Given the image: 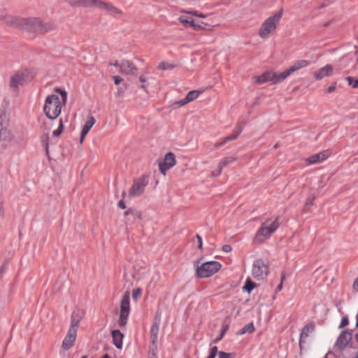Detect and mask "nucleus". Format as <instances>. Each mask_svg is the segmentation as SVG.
<instances>
[{"label": "nucleus", "mask_w": 358, "mask_h": 358, "mask_svg": "<svg viewBox=\"0 0 358 358\" xmlns=\"http://www.w3.org/2000/svg\"><path fill=\"white\" fill-rule=\"evenodd\" d=\"M206 25V24L205 23H203V22L199 23V22H197L196 21L194 20V25H191V26L194 27V28L203 29Z\"/></svg>", "instance_id": "obj_42"}, {"label": "nucleus", "mask_w": 358, "mask_h": 358, "mask_svg": "<svg viewBox=\"0 0 358 358\" xmlns=\"http://www.w3.org/2000/svg\"><path fill=\"white\" fill-rule=\"evenodd\" d=\"M85 6H94L111 15H122V11L113 5L101 0H84Z\"/></svg>", "instance_id": "obj_9"}, {"label": "nucleus", "mask_w": 358, "mask_h": 358, "mask_svg": "<svg viewBox=\"0 0 358 358\" xmlns=\"http://www.w3.org/2000/svg\"><path fill=\"white\" fill-rule=\"evenodd\" d=\"M125 196V192H122V196L124 197Z\"/></svg>", "instance_id": "obj_61"}, {"label": "nucleus", "mask_w": 358, "mask_h": 358, "mask_svg": "<svg viewBox=\"0 0 358 358\" xmlns=\"http://www.w3.org/2000/svg\"><path fill=\"white\" fill-rule=\"evenodd\" d=\"M130 310V293L129 291H127L124 293L120 301V317L118 320L120 327H123L127 324Z\"/></svg>", "instance_id": "obj_7"}, {"label": "nucleus", "mask_w": 358, "mask_h": 358, "mask_svg": "<svg viewBox=\"0 0 358 358\" xmlns=\"http://www.w3.org/2000/svg\"><path fill=\"white\" fill-rule=\"evenodd\" d=\"M310 64V62L305 59H301L295 62L289 69H287L289 75L294 72L299 71L303 68L307 67Z\"/></svg>", "instance_id": "obj_23"}, {"label": "nucleus", "mask_w": 358, "mask_h": 358, "mask_svg": "<svg viewBox=\"0 0 358 358\" xmlns=\"http://www.w3.org/2000/svg\"><path fill=\"white\" fill-rule=\"evenodd\" d=\"M325 358H327V357H325Z\"/></svg>", "instance_id": "obj_64"}, {"label": "nucleus", "mask_w": 358, "mask_h": 358, "mask_svg": "<svg viewBox=\"0 0 358 358\" xmlns=\"http://www.w3.org/2000/svg\"><path fill=\"white\" fill-rule=\"evenodd\" d=\"M137 68L135 64L128 60H122L120 64V72L127 75H134L136 73Z\"/></svg>", "instance_id": "obj_18"}, {"label": "nucleus", "mask_w": 358, "mask_h": 358, "mask_svg": "<svg viewBox=\"0 0 358 358\" xmlns=\"http://www.w3.org/2000/svg\"><path fill=\"white\" fill-rule=\"evenodd\" d=\"M174 68L173 64L162 62L158 64V69L160 70H169Z\"/></svg>", "instance_id": "obj_33"}, {"label": "nucleus", "mask_w": 358, "mask_h": 358, "mask_svg": "<svg viewBox=\"0 0 358 358\" xmlns=\"http://www.w3.org/2000/svg\"><path fill=\"white\" fill-rule=\"evenodd\" d=\"M148 184V179L147 177L142 176L138 180H135L129 190V196L137 197L141 196L145 190V187Z\"/></svg>", "instance_id": "obj_11"}, {"label": "nucleus", "mask_w": 358, "mask_h": 358, "mask_svg": "<svg viewBox=\"0 0 358 358\" xmlns=\"http://www.w3.org/2000/svg\"><path fill=\"white\" fill-rule=\"evenodd\" d=\"M352 334L348 331H343L338 336L335 347L338 350H343L350 343Z\"/></svg>", "instance_id": "obj_17"}, {"label": "nucleus", "mask_w": 358, "mask_h": 358, "mask_svg": "<svg viewBox=\"0 0 358 358\" xmlns=\"http://www.w3.org/2000/svg\"><path fill=\"white\" fill-rule=\"evenodd\" d=\"M139 80L142 83H144L146 82L147 80V78L144 75H141L140 77H139Z\"/></svg>", "instance_id": "obj_52"}, {"label": "nucleus", "mask_w": 358, "mask_h": 358, "mask_svg": "<svg viewBox=\"0 0 358 358\" xmlns=\"http://www.w3.org/2000/svg\"><path fill=\"white\" fill-rule=\"evenodd\" d=\"M255 327L253 323H249L245 325L238 332V334L243 335L246 333H252L255 331Z\"/></svg>", "instance_id": "obj_29"}, {"label": "nucleus", "mask_w": 358, "mask_h": 358, "mask_svg": "<svg viewBox=\"0 0 358 358\" xmlns=\"http://www.w3.org/2000/svg\"><path fill=\"white\" fill-rule=\"evenodd\" d=\"M196 238L198 241V248L201 250L202 249V246H203V243H202V238H201V236H199V234H196Z\"/></svg>", "instance_id": "obj_43"}, {"label": "nucleus", "mask_w": 358, "mask_h": 358, "mask_svg": "<svg viewBox=\"0 0 358 358\" xmlns=\"http://www.w3.org/2000/svg\"><path fill=\"white\" fill-rule=\"evenodd\" d=\"M355 340L358 343V334L355 336Z\"/></svg>", "instance_id": "obj_60"}, {"label": "nucleus", "mask_w": 358, "mask_h": 358, "mask_svg": "<svg viewBox=\"0 0 358 358\" xmlns=\"http://www.w3.org/2000/svg\"><path fill=\"white\" fill-rule=\"evenodd\" d=\"M352 287L355 291L358 292V278L354 281Z\"/></svg>", "instance_id": "obj_47"}, {"label": "nucleus", "mask_w": 358, "mask_h": 358, "mask_svg": "<svg viewBox=\"0 0 358 358\" xmlns=\"http://www.w3.org/2000/svg\"><path fill=\"white\" fill-rule=\"evenodd\" d=\"M215 355L210 354L207 358H215Z\"/></svg>", "instance_id": "obj_56"}, {"label": "nucleus", "mask_w": 358, "mask_h": 358, "mask_svg": "<svg viewBox=\"0 0 358 358\" xmlns=\"http://www.w3.org/2000/svg\"><path fill=\"white\" fill-rule=\"evenodd\" d=\"M222 268V264L217 261H210L197 266L196 274L198 278H209L219 271Z\"/></svg>", "instance_id": "obj_6"}, {"label": "nucleus", "mask_w": 358, "mask_h": 358, "mask_svg": "<svg viewBox=\"0 0 358 358\" xmlns=\"http://www.w3.org/2000/svg\"><path fill=\"white\" fill-rule=\"evenodd\" d=\"M3 275V271L0 270V279L1 278Z\"/></svg>", "instance_id": "obj_59"}, {"label": "nucleus", "mask_w": 358, "mask_h": 358, "mask_svg": "<svg viewBox=\"0 0 358 358\" xmlns=\"http://www.w3.org/2000/svg\"><path fill=\"white\" fill-rule=\"evenodd\" d=\"M348 324H349V320H348V316H344L342 317L341 324L339 325V328L340 329L344 328L345 327L348 326Z\"/></svg>", "instance_id": "obj_40"}, {"label": "nucleus", "mask_w": 358, "mask_h": 358, "mask_svg": "<svg viewBox=\"0 0 358 358\" xmlns=\"http://www.w3.org/2000/svg\"><path fill=\"white\" fill-rule=\"evenodd\" d=\"M63 128H64L63 122H62V120H60L58 128L52 132L53 136H59L62 134V132L63 131Z\"/></svg>", "instance_id": "obj_36"}, {"label": "nucleus", "mask_w": 358, "mask_h": 358, "mask_svg": "<svg viewBox=\"0 0 358 358\" xmlns=\"http://www.w3.org/2000/svg\"><path fill=\"white\" fill-rule=\"evenodd\" d=\"M228 328H229L228 325L222 326V328L221 329V333H220L221 336H224L225 333L228 330Z\"/></svg>", "instance_id": "obj_46"}, {"label": "nucleus", "mask_w": 358, "mask_h": 358, "mask_svg": "<svg viewBox=\"0 0 358 358\" xmlns=\"http://www.w3.org/2000/svg\"><path fill=\"white\" fill-rule=\"evenodd\" d=\"M347 81L350 85H352L353 88L358 87V79L354 80L352 77H348Z\"/></svg>", "instance_id": "obj_38"}, {"label": "nucleus", "mask_w": 358, "mask_h": 358, "mask_svg": "<svg viewBox=\"0 0 358 358\" xmlns=\"http://www.w3.org/2000/svg\"><path fill=\"white\" fill-rule=\"evenodd\" d=\"M222 171V169L219 165H217V169L211 172V176L213 177H217L221 174Z\"/></svg>", "instance_id": "obj_41"}, {"label": "nucleus", "mask_w": 358, "mask_h": 358, "mask_svg": "<svg viewBox=\"0 0 358 358\" xmlns=\"http://www.w3.org/2000/svg\"><path fill=\"white\" fill-rule=\"evenodd\" d=\"M26 31L36 34H45L55 29L53 22L43 21L36 17L24 18L22 29Z\"/></svg>", "instance_id": "obj_2"}, {"label": "nucleus", "mask_w": 358, "mask_h": 358, "mask_svg": "<svg viewBox=\"0 0 358 358\" xmlns=\"http://www.w3.org/2000/svg\"><path fill=\"white\" fill-rule=\"evenodd\" d=\"M159 327L157 324L152 326L150 329V340L152 345L156 348L158 340Z\"/></svg>", "instance_id": "obj_26"}, {"label": "nucleus", "mask_w": 358, "mask_h": 358, "mask_svg": "<svg viewBox=\"0 0 358 358\" xmlns=\"http://www.w3.org/2000/svg\"><path fill=\"white\" fill-rule=\"evenodd\" d=\"M120 62H115L114 63H111L110 64L115 66V67H117L120 69Z\"/></svg>", "instance_id": "obj_54"}, {"label": "nucleus", "mask_w": 358, "mask_h": 358, "mask_svg": "<svg viewBox=\"0 0 358 358\" xmlns=\"http://www.w3.org/2000/svg\"><path fill=\"white\" fill-rule=\"evenodd\" d=\"M243 127L244 125L243 123H238L235 129V131L229 136L224 137L221 141L216 142L214 144V148H218L220 146L224 145L228 141L236 139L238 136L240 135V134L242 132Z\"/></svg>", "instance_id": "obj_16"}, {"label": "nucleus", "mask_w": 358, "mask_h": 358, "mask_svg": "<svg viewBox=\"0 0 358 358\" xmlns=\"http://www.w3.org/2000/svg\"><path fill=\"white\" fill-rule=\"evenodd\" d=\"M188 102L186 100V99H183L182 100H180V101H176L173 105L175 106L176 108H179V107H182L186 104H187Z\"/></svg>", "instance_id": "obj_39"}, {"label": "nucleus", "mask_w": 358, "mask_h": 358, "mask_svg": "<svg viewBox=\"0 0 358 358\" xmlns=\"http://www.w3.org/2000/svg\"><path fill=\"white\" fill-rule=\"evenodd\" d=\"M113 79L114 80L115 84L117 85H119L122 81V79L119 76H113Z\"/></svg>", "instance_id": "obj_44"}, {"label": "nucleus", "mask_w": 358, "mask_h": 358, "mask_svg": "<svg viewBox=\"0 0 358 358\" xmlns=\"http://www.w3.org/2000/svg\"><path fill=\"white\" fill-rule=\"evenodd\" d=\"M176 164L175 155L172 152H168L166 154L163 162L159 164V171L163 175H166V171L173 167Z\"/></svg>", "instance_id": "obj_15"}, {"label": "nucleus", "mask_w": 358, "mask_h": 358, "mask_svg": "<svg viewBox=\"0 0 358 358\" xmlns=\"http://www.w3.org/2000/svg\"><path fill=\"white\" fill-rule=\"evenodd\" d=\"M222 250L224 252H229L231 251L232 248L229 245H224L222 246Z\"/></svg>", "instance_id": "obj_45"}, {"label": "nucleus", "mask_w": 358, "mask_h": 358, "mask_svg": "<svg viewBox=\"0 0 358 358\" xmlns=\"http://www.w3.org/2000/svg\"><path fill=\"white\" fill-rule=\"evenodd\" d=\"M118 206L120 208H122V209H125L126 208V205H125V203L124 202L123 200H121V201H119Z\"/></svg>", "instance_id": "obj_50"}, {"label": "nucleus", "mask_w": 358, "mask_h": 358, "mask_svg": "<svg viewBox=\"0 0 358 358\" xmlns=\"http://www.w3.org/2000/svg\"><path fill=\"white\" fill-rule=\"evenodd\" d=\"M183 13H188V14H191L192 15H194V16H196V17H201V18H205L206 17V15L201 13H199V11L197 10H192V11H186V10H183L182 11Z\"/></svg>", "instance_id": "obj_37"}, {"label": "nucleus", "mask_w": 358, "mask_h": 358, "mask_svg": "<svg viewBox=\"0 0 358 358\" xmlns=\"http://www.w3.org/2000/svg\"><path fill=\"white\" fill-rule=\"evenodd\" d=\"M334 68L330 64H327L320 68L314 73V77L317 80H320L325 77H329L333 74Z\"/></svg>", "instance_id": "obj_19"}, {"label": "nucleus", "mask_w": 358, "mask_h": 358, "mask_svg": "<svg viewBox=\"0 0 358 358\" xmlns=\"http://www.w3.org/2000/svg\"><path fill=\"white\" fill-rule=\"evenodd\" d=\"M210 354L213 355L215 356H216L217 354L218 355L217 348L216 346L213 347L210 350Z\"/></svg>", "instance_id": "obj_48"}, {"label": "nucleus", "mask_w": 358, "mask_h": 358, "mask_svg": "<svg viewBox=\"0 0 358 358\" xmlns=\"http://www.w3.org/2000/svg\"><path fill=\"white\" fill-rule=\"evenodd\" d=\"M45 149H46V152L48 153V143H46Z\"/></svg>", "instance_id": "obj_57"}, {"label": "nucleus", "mask_w": 358, "mask_h": 358, "mask_svg": "<svg viewBox=\"0 0 358 358\" xmlns=\"http://www.w3.org/2000/svg\"><path fill=\"white\" fill-rule=\"evenodd\" d=\"M335 85H331L327 89V93H331L335 90Z\"/></svg>", "instance_id": "obj_49"}, {"label": "nucleus", "mask_w": 358, "mask_h": 358, "mask_svg": "<svg viewBox=\"0 0 358 358\" xmlns=\"http://www.w3.org/2000/svg\"><path fill=\"white\" fill-rule=\"evenodd\" d=\"M95 122H96L95 118L93 116H92V115L88 116L87 120L85 123V124L83 127L82 131H81L80 138V143H82L84 141V139H85L86 135L88 134L90 130L91 129V128L94 126V124H95Z\"/></svg>", "instance_id": "obj_20"}, {"label": "nucleus", "mask_w": 358, "mask_h": 358, "mask_svg": "<svg viewBox=\"0 0 358 358\" xmlns=\"http://www.w3.org/2000/svg\"><path fill=\"white\" fill-rule=\"evenodd\" d=\"M284 279H285V276H282L281 282H280V283L278 285V286L277 287V289L278 291H280L282 289V282H283Z\"/></svg>", "instance_id": "obj_51"}, {"label": "nucleus", "mask_w": 358, "mask_h": 358, "mask_svg": "<svg viewBox=\"0 0 358 358\" xmlns=\"http://www.w3.org/2000/svg\"><path fill=\"white\" fill-rule=\"evenodd\" d=\"M279 217H272L262 222L260 228L256 232L254 242L260 243L268 239L279 227Z\"/></svg>", "instance_id": "obj_4"}, {"label": "nucleus", "mask_w": 358, "mask_h": 358, "mask_svg": "<svg viewBox=\"0 0 358 358\" xmlns=\"http://www.w3.org/2000/svg\"><path fill=\"white\" fill-rule=\"evenodd\" d=\"M282 11L280 10L266 18L261 24L258 35L262 39L268 38L277 29L282 18Z\"/></svg>", "instance_id": "obj_5"}, {"label": "nucleus", "mask_w": 358, "mask_h": 358, "mask_svg": "<svg viewBox=\"0 0 358 358\" xmlns=\"http://www.w3.org/2000/svg\"><path fill=\"white\" fill-rule=\"evenodd\" d=\"M82 358H87V357L86 356H83Z\"/></svg>", "instance_id": "obj_63"}, {"label": "nucleus", "mask_w": 358, "mask_h": 358, "mask_svg": "<svg viewBox=\"0 0 358 358\" xmlns=\"http://www.w3.org/2000/svg\"><path fill=\"white\" fill-rule=\"evenodd\" d=\"M54 91L59 94L61 98L56 94L48 95L43 106V112L50 120H55L60 115L62 106L67 102V92L65 90L57 87Z\"/></svg>", "instance_id": "obj_1"}, {"label": "nucleus", "mask_w": 358, "mask_h": 358, "mask_svg": "<svg viewBox=\"0 0 358 358\" xmlns=\"http://www.w3.org/2000/svg\"><path fill=\"white\" fill-rule=\"evenodd\" d=\"M15 141V136L9 127V116L6 113L0 114V150L10 148Z\"/></svg>", "instance_id": "obj_3"}, {"label": "nucleus", "mask_w": 358, "mask_h": 358, "mask_svg": "<svg viewBox=\"0 0 358 358\" xmlns=\"http://www.w3.org/2000/svg\"><path fill=\"white\" fill-rule=\"evenodd\" d=\"M77 336V330L74 326L69 327L67 334L63 340L62 347L63 350H68L73 347Z\"/></svg>", "instance_id": "obj_14"}, {"label": "nucleus", "mask_w": 358, "mask_h": 358, "mask_svg": "<svg viewBox=\"0 0 358 358\" xmlns=\"http://www.w3.org/2000/svg\"><path fill=\"white\" fill-rule=\"evenodd\" d=\"M142 295V289L138 287L136 289H133L132 291V298L134 301H137Z\"/></svg>", "instance_id": "obj_34"}, {"label": "nucleus", "mask_w": 358, "mask_h": 358, "mask_svg": "<svg viewBox=\"0 0 358 358\" xmlns=\"http://www.w3.org/2000/svg\"><path fill=\"white\" fill-rule=\"evenodd\" d=\"M253 81L256 84H263L267 82H271V77H270V71H267L264 72L262 74L259 76H256L253 77Z\"/></svg>", "instance_id": "obj_25"}, {"label": "nucleus", "mask_w": 358, "mask_h": 358, "mask_svg": "<svg viewBox=\"0 0 358 358\" xmlns=\"http://www.w3.org/2000/svg\"><path fill=\"white\" fill-rule=\"evenodd\" d=\"M255 286L256 285L255 282L250 280H247L243 287V289L250 293L255 287Z\"/></svg>", "instance_id": "obj_31"}, {"label": "nucleus", "mask_w": 358, "mask_h": 358, "mask_svg": "<svg viewBox=\"0 0 358 358\" xmlns=\"http://www.w3.org/2000/svg\"><path fill=\"white\" fill-rule=\"evenodd\" d=\"M203 90L189 91L185 97L188 103L196 100L203 93Z\"/></svg>", "instance_id": "obj_28"}, {"label": "nucleus", "mask_w": 358, "mask_h": 358, "mask_svg": "<svg viewBox=\"0 0 358 358\" xmlns=\"http://www.w3.org/2000/svg\"><path fill=\"white\" fill-rule=\"evenodd\" d=\"M222 338H223V336H221V335H220L218 338H215V339L213 341V343H218V342H219V341H220Z\"/></svg>", "instance_id": "obj_53"}, {"label": "nucleus", "mask_w": 358, "mask_h": 358, "mask_svg": "<svg viewBox=\"0 0 358 358\" xmlns=\"http://www.w3.org/2000/svg\"><path fill=\"white\" fill-rule=\"evenodd\" d=\"M129 212H130V210H126V211L124 212V215H129Z\"/></svg>", "instance_id": "obj_58"}, {"label": "nucleus", "mask_w": 358, "mask_h": 358, "mask_svg": "<svg viewBox=\"0 0 358 358\" xmlns=\"http://www.w3.org/2000/svg\"><path fill=\"white\" fill-rule=\"evenodd\" d=\"M30 80L29 75L27 72L20 71L11 76L10 80V88L17 92L18 87L24 85Z\"/></svg>", "instance_id": "obj_12"}, {"label": "nucleus", "mask_w": 358, "mask_h": 358, "mask_svg": "<svg viewBox=\"0 0 358 358\" xmlns=\"http://www.w3.org/2000/svg\"><path fill=\"white\" fill-rule=\"evenodd\" d=\"M289 76L287 69L282 72L270 71L271 82L277 84L282 82Z\"/></svg>", "instance_id": "obj_21"}, {"label": "nucleus", "mask_w": 358, "mask_h": 358, "mask_svg": "<svg viewBox=\"0 0 358 358\" xmlns=\"http://www.w3.org/2000/svg\"><path fill=\"white\" fill-rule=\"evenodd\" d=\"M268 273V266L262 259L254 262L252 268V275L257 280H264Z\"/></svg>", "instance_id": "obj_10"}, {"label": "nucleus", "mask_w": 358, "mask_h": 358, "mask_svg": "<svg viewBox=\"0 0 358 358\" xmlns=\"http://www.w3.org/2000/svg\"><path fill=\"white\" fill-rule=\"evenodd\" d=\"M331 155L329 150H323L319 153L315 154L305 159V162L308 165L320 164L327 159Z\"/></svg>", "instance_id": "obj_13"}, {"label": "nucleus", "mask_w": 358, "mask_h": 358, "mask_svg": "<svg viewBox=\"0 0 358 358\" xmlns=\"http://www.w3.org/2000/svg\"><path fill=\"white\" fill-rule=\"evenodd\" d=\"M219 358H235V354L231 352H219Z\"/></svg>", "instance_id": "obj_35"}, {"label": "nucleus", "mask_w": 358, "mask_h": 358, "mask_svg": "<svg viewBox=\"0 0 358 358\" xmlns=\"http://www.w3.org/2000/svg\"><path fill=\"white\" fill-rule=\"evenodd\" d=\"M314 329L315 325L313 323L308 324L303 328L300 335L299 341V346L301 348H302V344L306 342V340L309 336V335L313 332Z\"/></svg>", "instance_id": "obj_22"}, {"label": "nucleus", "mask_w": 358, "mask_h": 358, "mask_svg": "<svg viewBox=\"0 0 358 358\" xmlns=\"http://www.w3.org/2000/svg\"><path fill=\"white\" fill-rule=\"evenodd\" d=\"M355 358H358V352H357V355L355 356Z\"/></svg>", "instance_id": "obj_62"}, {"label": "nucleus", "mask_w": 358, "mask_h": 358, "mask_svg": "<svg viewBox=\"0 0 358 358\" xmlns=\"http://www.w3.org/2000/svg\"><path fill=\"white\" fill-rule=\"evenodd\" d=\"M143 90H146V86L145 85H142L141 87Z\"/></svg>", "instance_id": "obj_55"}, {"label": "nucleus", "mask_w": 358, "mask_h": 358, "mask_svg": "<svg viewBox=\"0 0 358 358\" xmlns=\"http://www.w3.org/2000/svg\"><path fill=\"white\" fill-rule=\"evenodd\" d=\"M111 334H112L114 345L117 349H122V340L124 338L123 334H122L120 330H113V331H112Z\"/></svg>", "instance_id": "obj_24"}, {"label": "nucleus", "mask_w": 358, "mask_h": 358, "mask_svg": "<svg viewBox=\"0 0 358 358\" xmlns=\"http://www.w3.org/2000/svg\"><path fill=\"white\" fill-rule=\"evenodd\" d=\"M178 20L182 24H189L190 25H194V20H193L192 17L180 16Z\"/></svg>", "instance_id": "obj_32"}, {"label": "nucleus", "mask_w": 358, "mask_h": 358, "mask_svg": "<svg viewBox=\"0 0 358 358\" xmlns=\"http://www.w3.org/2000/svg\"><path fill=\"white\" fill-rule=\"evenodd\" d=\"M24 17L13 15L6 10H0V22L7 26L22 29Z\"/></svg>", "instance_id": "obj_8"}, {"label": "nucleus", "mask_w": 358, "mask_h": 358, "mask_svg": "<svg viewBox=\"0 0 358 358\" xmlns=\"http://www.w3.org/2000/svg\"><path fill=\"white\" fill-rule=\"evenodd\" d=\"M236 161V158L234 157H227L223 158L218 164V165L223 169L227 165L232 164Z\"/></svg>", "instance_id": "obj_30"}, {"label": "nucleus", "mask_w": 358, "mask_h": 358, "mask_svg": "<svg viewBox=\"0 0 358 358\" xmlns=\"http://www.w3.org/2000/svg\"><path fill=\"white\" fill-rule=\"evenodd\" d=\"M82 314L78 312H73L71 315V325L70 327L74 326L76 330L78 331V324L81 320Z\"/></svg>", "instance_id": "obj_27"}]
</instances>
